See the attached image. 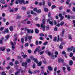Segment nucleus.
Instances as JSON below:
<instances>
[{
	"label": "nucleus",
	"instance_id": "nucleus-1",
	"mask_svg": "<svg viewBox=\"0 0 75 75\" xmlns=\"http://www.w3.org/2000/svg\"><path fill=\"white\" fill-rule=\"evenodd\" d=\"M45 25V19H43L42 20V24L41 25V27L43 29L42 30L43 31H45V25Z\"/></svg>",
	"mask_w": 75,
	"mask_h": 75
},
{
	"label": "nucleus",
	"instance_id": "nucleus-2",
	"mask_svg": "<svg viewBox=\"0 0 75 75\" xmlns=\"http://www.w3.org/2000/svg\"><path fill=\"white\" fill-rule=\"evenodd\" d=\"M40 47L38 46L37 48H36L35 50L34 51V54L36 53L37 51H38V52H40L41 51V50L40 49Z\"/></svg>",
	"mask_w": 75,
	"mask_h": 75
},
{
	"label": "nucleus",
	"instance_id": "nucleus-3",
	"mask_svg": "<svg viewBox=\"0 0 75 75\" xmlns=\"http://www.w3.org/2000/svg\"><path fill=\"white\" fill-rule=\"evenodd\" d=\"M30 58L31 59H32V60H33L35 62H36V64H38V60H37V59L34 58V57L31 56L30 57Z\"/></svg>",
	"mask_w": 75,
	"mask_h": 75
},
{
	"label": "nucleus",
	"instance_id": "nucleus-4",
	"mask_svg": "<svg viewBox=\"0 0 75 75\" xmlns=\"http://www.w3.org/2000/svg\"><path fill=\"white\" fill-rule=\"evenodd\" d=\"M21 71L22 74L23 72V70L22 69H19L18 70V71L15 73V75H17L19 73H20V71Z\"/></svg>",
	"mask_w": 75,
	"mask_h": 75
},
{
	"label": "nucleus",
	"instance_id": "nucleus-5",
	"mask_svg": "<svg viewBox=\"0 0 75 75\" xmlns=\"http://www.w3.org/2000/svg\"><path fill=\"white\" fill-rule=\"evenodd\" d=\"M65 33V29H63L62 31V33L60 35L61 37H64V33Z\"/></svg>",
	"mask_w": 75,
	"mask_h": 75
},
{
	"label": "nucleus",
	"instance_id": "nucleus-6",
	"mask_svg": "<svg viewBox=\"0 0 75 75\" xmlns=\"http://www.w3.org/2000/svg\"><path fill=\"white\" fill-rule=\"evenodd\" d=\"M27 65V62H25V63L23 62L22 64V65L23 67H26V66Z\"/></svg>",
	"mask_w": 75,
	"mask_h": 75
},
{
	"label": "nucleus",
	"instance_id": "nucleus-7",
	"mask_svg": "<svg viewBox=\"0 0 75 75\" xmlns=\"http://www.w3.org/2000/svg\"><path fill=\"white\" fill-rule=\"evenodd\" d=\"M18 1L20 4H23L24 3V0H18Z\"/></svg>",
	"mask_w": 75,
	"mask_h": 75
},
{
	"label": "nucleus",
	"instance_id": "nucleus-8",
	"mask_svg": "<svg viewBox=\"0 0 75 75\" xmlns=\"http://www.w3.org/2000/svg\"><path fill=\"white\" fill-rule=\"evenodd\" d=\"M0 50H1L2 51H4L5 50V47H0Z\"/></svg>",
	"mask_w": 75,
	"mask_h": 75
},
{
	"label": "nucleus",
	"instance_id": "nucleus-9",
	"mask_svg": "<svg viewBox=\"0 0 75 75\" xmlns=\"http://www.w3.org/2000/svg\"><path fill=\"white\" fill-rule=\"evenodd\" d=\"M9 37H10V35H8L7 36H6L5 37V38H6V39H5V41H6V40H8V38H9Z\"/></svg>",
	"mask_w": 75,
	"mask_h": 75
},
{
	"label": "nucleus",
	"instance_id": "nucleus-10",
	"mask_svg": "<svg viewBox=\"0 0 75 75\" xmlns=\"http://www.w3.org/2000/svg\"><path fill=\"white\" fill-rule=\"evenodd\" d=\"M58 62H63L64 60L63 59H59L58 60Z\"/></svg>",
	"mask_w": 75,
	"mask_h": 75
},
{
	"label": "nucleus",
	"instance_id": "nucleus-11",
	"mask_svg": "<svg viewBox=\"0 0 75 75\" xmlns=\"http://www.w3.org/2000/svg\"><path fill=\"white\" fill-rule=\"evenodd\" d=\"M0 3H2V4H5V3H6V2L4 1V0H0Z\"/></svg>",
	"mask_w": 75,
	"mask_h": 75
},
{
	"label": "nucleus",
	"instance_id": "nucleus-12",
	"mask_svg": "<svg viewBox=\"0 0 75 75\" xmlns=\"http://www.w3.org/2000/svg\"><path fill=\"white\" fill-rule=\"evenodd\" d=\"M40 72V70H35L34 71L33 74H37V73H39Z\"/></svg>",
	"mask_w": 75,
	"mask_h": 75
},
{
	"label": "nucleus",
	"instance_id": "nucleus-13",
	"mask_svg": "<svg viewBox=\"0 0 75 75\" xmlns=\"http://www.w3.org/2000/svg\"><path fill=\"white\" fill-rule=\"evenodd\" d=\"M9 29L11 31H13V27L12 26H10Z\"/></svg>",
	"mask_w": 75,
	"mask_h": 75
},
{
	"label": "nucleus",
	"instance_id": "nucleus-14",
	"mask_svg": "<svg viewBox=\"0 0 75 75\" xmlns=\"http://www.w3.org/2000/svg\"><path fill=\"white\" fill-rule=\"evenodd\" d=\"M35 32L36 34H38L39 33V30L38 29L36 28L35 29Z\"/></svg>",
	"mask_w": 75,
	"mask_h": 75
},
{
	"label": "nucleus",
	"instance_id": "nucleus-15",
	"mask_svg": "<svg viewBox=\"0 0 75 75\" xmlns=\"http://www.w3.org/2000/svg\"><path fill=\"white\" fill-rule=\"evenodd\" d=\"M68 38L69 39V40H72V38L71 37V35H69Z\"/></svg>",
	"mask_w": 75,
	"mask_h": 75
},
{
	"label": "nucleus",
	"instance_id": "nucleus-16",
	"mask_svg": "<svg viewBox=\"0 0 75 75\" xmlns=\"http://www.w3.org/2000/svg\"><path fill=\"white\" fill-rule=\"evenodd\" d=\"M51 58L52 59H54V53H53V52L52 53Z\"/></svg>",
	"mask_w": 75,
	"mask_h": 75
},
{
	"label": "nucleus",
	"instance_id": "nucleus-17",
	"mask_svg": "<svg viewBox=\"0 0 75 75\" xmlns=\"http://www.w3.org/2000/svg\"><path fill=\"white\" fill-rule=\"evenodd\" d=\"M48 17L50 18H51V20H52V17H51V13L50 12H49L48 13Z\"/></svg>",
	"mask_w": 75,
	"mask_h": 75
},
{
	"label": "nucleus",
	"instance_id": "nucleus-18",
	"mask_svg": "<svg viewBox=\"0 0 75 75\" xmlns=\"http://www.w3.org/2000/svg\"><path fill=\"white\" fill-rule=\"evenodd\" d=\"M48 69L49 71H52V68L50 66H49L48 67Z\"/></svg>",
	"mask_w": 75,
	"mask_h": 75
},
{
	"label": "nucleus",
	"instance_id": "nucleus-19",
	"mask_svg": "<svg viewBox=\"0 0 75 75\" xmlns=\"http://www.w3.org/2000/svg\"><path fill=\"white\" fill-rule=\"evenodd\" d=\"M44 11H45V12H48V8H44Z\"/></svg>",
	"mask_w": 75,
	"mask_h": 75
},
{
	"label": "nucleus",
	"instance_id": "nucleus-20",
	"mask_svg": "<svg viewBox=\"0 0 75 75\" xmlns=\"http://www.w3.org/2000/svg\"><path fill=\"white\" fill-rule=\"evenodd\" d=\"M69 64L70 65H72L73 64V62L72 60H70L69 62Z\"/></svg>",
	"mask_w": 75,
	"mask_h": 75
},
{
	"label": "nucleus",
	"instance_id": "nucleus-21",
	"mask_svg": "<svg viewBox=\"0 0 75 75\" xmlns=\"http://www.w3.org/2000/svg\"><path fill=\"white\" fill-rule=\"evenodd\" d=\"M21 16L19 15H18L16 17V19H20L21 18Z\"/></svg>",
	"mask_w": 75,
	"mask_h": 75
},
{
	"label": "nucleus",
	"instance_id": "nucleus-22",
	"mask_svg": "<svg viewBox=\"0 0 75 75\" xmlns=\"http://www.w3.org/2000/svg\"><path fill=\"white\" fill-rule=\"evenodd\" d=\"M21 40L22 43L24 44V38H21Z\"/></svg>",
	"mask_w": 75,
	"mask_h": 75
},
{
	"label": "nucleus",
	"instance_id": "nucleus-23",
	"mask_svg": "<svg viewBox=\"0 0 75 75\" xmlns=\"http://www.w3.org/2000/svg\"><path fill=\"white\" fill-rule=\"evenodd\" d=\"M28 38L29 40H31L32 39V36H29L28 37Z\"/></svg>",
	"mask_w": 75,
	"mask_h": 75
},
{
	"label": "nucleus",
	"instance_id": "nucleus-24",
	"mask_svg": "<svg viewBox=\"0 0 75 75\" xmlns=\"http://www.w3.org/2000/svg\"><path fill=\"white\" fill-rule=\"evenodd\" d=\"M60 24V25L61 26H63V25H64V22L63 21Z\"/></svg>",
	"mask_w": 75,
	"mask_h": 75
},
{
	"label": "nucleus",
	"instance_id": "nucleus-25",
	"mask_svg": "<svg viewBox=\"0 0 75 75\" xmlns=\"http://www.w3.org/2000/svg\"><path fill=\"white\" fill-rule=\"evenodd\" d=\"M36 12L38 13H40L41 12V10L40 9L36 11Z\"/></svg>",
	"mask_w": 75,
	"mask_h": 75
},
{
	"label": "nucleus",
	"instance_id": "nucleus-26",
	"mask_svg": "<svg viewBox=\"0 0 75 75\" xmlns=\"http://www.w3.org/2000/svg\"><path fill=\"white\" fill-rule=\"evenodd\" d=\"M31 14H34V15H36V13H34V12L33 11H31Z\"/></svg>",
	"mask_w": 75,
	"mask_h": 75
},
{
	"label": "nucleus",
	"instance_id": "nucleus-27",
	"mask_svg": "<svg viewBox=\"0 0 75 75\" xmlns=\"http://www.w3.org/2000/svg\"><path fill=\"white\" fill-rule=\"evenodd\" d=\"M58 30V27L56 26L54 29V30L55 31H57Z\"/></svg>",
	"mask_w": 75,
	"mask_h": 75
},
{
	"label": "nucleus",
	"instance_id": "nucleus-28",
	"mask_svg": "<svg viewBox=\"0 0 75 75\" xmlns=\"http://www.w3.org/2000/svg\"><path fill=\"white\" fill-rule=\"evenodd\" d=\"M47 4L49 6V7H50L51 5V2H48Z\"/></svg>",
	"mask_w": 75,
	"mask_h": 75
},
{
	"label": "nucleus",
	"instance_id": "nucleus-29",
	"mask_svg": "<svg viewBox=\"0 0 75 75\" xmlns=\"http://www.w3.org/2000/svg\"><path fill=\"white\" fill-rule=\"evenodd\" d=\"M50 28V26L49 25H47L46 27V29L47 30H48Z\"/></svg>",
	"mask_w": 75,
	"mask_h": 75
},
{
	"label": "nucleus",
	"instance_id": "nucleus-30",
	"mask_svg": "<svg viewBox=\"0 0 75 75\" xmlns=\"http://www.w3.org/2000/svg\"><path fill=\"white\" fill-rule=\"evenodd\" d=\"M56 8V6H55V5H53L52 6V9H54V8Z\"/></svg>",
	"mask_w": 75,
	"mask_h": 75
},
{
	"label": "nucleus",
	"instance_id": "nucleus-31",
	"mask_svg": "<svg viewBox=\"0 0 75 75\" xmlns=\"http://www.w3.org/2000/svg\"><path fill=\"white\" fill-rule=\"evenodd\" d=\"M28 72L29 74H30L31 75H32L33 74V72L31 71V70H29L28 71Z\"/></svg>",
	"mask_w": 75,
	"mask_h": 75
},
{
	"label": "nucleus",
	"instance_id": "nucleus-32",
	"mask_svg": "<svg viewBox=\"0 0 75 75\" xmlns=\"http://www.w3.org/2000/svg\"><path fill=\"white\" fill-rule=\"evenodd\" d=\"M57 37H55L54 38L53 41H54V42H56V41H57Z\"/></svg>",
	"mask_w": 75,
	"mask_h": 75
},
{
	"label": "nucleus",
	"instance_id": "nucleus-33",
	"mask_svg": "<svg viewBox=\"0 0 75 75\" xmlns=\"http://www.w3.org/2000/svg\"><path fill=\"white\" fill-rule=\"evenodd\" d=\"M40 37H44V35L43 33H40Z\"/></svg>",
	"mask_w": 75,
	"mask_h": 75
},
{
	"label": "nucleus",
	"instance_id": "nucleus-34",
	"mask_svg": "<svg viewBox=\"0 0 75 75\" xmlns=\"http://www.w3.org/2000/svg\"><path fill=\"white\" fill-rule=\"evenodd\" d=\"M28 43H27L25 44V47H28Z\"/></svg>",
	"mask_w": 75,
	"mask_h": 75
},
{
	"label": "nucleus",
	"instance_id": "nucleus-35",
	"mask_svg": "<svg viewBox=\"0 0 75 75\" xmlns=\"http://www.w3.org/2000/svg\"><path fill=\"white\" fill-rule=\"evenodd\" d=\"M38 66L39 67V66H40L41 65V62H40L39 63H38Z\"/></svg>",
	"mask_w": 75,
	"mask_h": 75
},
{
	"label": "nucleus",
	"instance_id": "nucleus-36",
	"mask_svg": "<svg viewBox=\"0 0 75 75\" xmlns=\"http://www.w3.org/2000/svg\"><path fill=\"white\" fill-rule=\"evenodd\" d=\"M70 1V0H67V1L66 2V3L67 4H68Z\"/></svg>",
	"mask_w": 75,
	"mask_h": 75
},
{
	"label": "nucleus",
	"instance_id": "nucleus-37",
	"mask_svg": "<svg viewBox=\"0 0 75 75\" xmlns=\"http://www.w3.org/2000/svg\"><path fill=\"white\" fill-rule=\"evenodd\" d=\"M28 52L29 54H31V50H28Z\"/></svg>",
	"mask_w": 75,
	"mask_h": 75
},
{
	"label": "nucleus",
	"instance_id": "nucleus-38",
	"mask_svg": "<svg viewBox=\"0 0 75 75\" xmlns=\"http://www.w3.org/2000/svg\"><path fill=\"white\" fill-rule=\"evenodd\" d=\"M59 49H62L63 48V46L62 45H60L59 47Z\"/></svg>",
	"mask_w": 75,
	"mask_h": 75
},
{
	"label": "nucleus",
	"instance_id": "nucleus-39",
	"mask_svg": "<svg viewBox=\"0 0 75 75\" xmlns=\"http://www.w3.org/2000/svg\"><path fill=\"white\" fill-rule=\"evenodd\" d=\"M64 16H62L61 17H60V21L62 20H63V19H64Z\"/></svg>",
	"mask_w": 75,
	"mask_h": 75
},
{
	"label": "nucleus",
	"instance_id": "nucleus-40",
	"mask_svg": "<svg viewBox=\"0 0 75 75\" xmlns=\"http://www.w3.org/2000/svg\"><path fill=\"white\" fill-rule=\"evenodd\" d=\"M73 56V54L71 52L70 54L69 55V56L70 57H72Z\"/></svg>",
	"mask_w": 75,
	"mask_h": 75
},
{
	"label": "nucleus",
	"instance_id": "nucleus-41",
	"mask_svg": "<svg viewBox=\"0 0 75 75\" xmlns=\"http://www.w3.org/2000/svg\"><path fill=\"white\" fill-rule=\"evenodd\" d=\"M49 24H50L52 25H53V22H52L51 21H50L49 22Z\"/></svg>",
	"mask_w": 75,
	"mask_h": 75
},
{
	"label": "nucleus",
	"instance_id": "nucleus-42",
	"mask_svg": "<svg viewBox=\"0 0 75 75\" xmlns=\"http://www.w3.org/2000/svg\"><path fill=\"white\" fill-rule=\"evenodd\" d=\"M67 18L68 19H71V16H70V15H67Z\"/></svg>",
	"mask_w": 75,
	"mask_h": 75
},
{
	"label": "nucleus",
	"instance_id": "nucleus-43",
	"mask_svg": "<svg viewBox=\"0 0 75 75\" xmlns=\"http://www.w3.org/2000/svg\"><path fill=\"white\" fill-rule=\"evenodd\" d=\"M40 40H44V38L41 37L39 38Z\"/></svg>",
	"mask_w": 75,
	"mask_h": 75
},
{
	"label": "nucleus",
	"instance_id": "nucleus-44",
	"mask_svg": "<svg viewBox=\"0 0 75 75\" xmlns=\"http://www.w3.org/2000/svg\"><path fill=\"white\" fill-rule=\"evenodd\" d=\"M18 63V62L17 61H16L15 63V65H17Z\"/></svg>",
	"mask_w": 75,
	"mask_h": 75
},
{
	"label": "nucleus",
	"instance_id": "nucleus-45",
	"mask_svg": "<svg viewBox=\"0 0 75 75\" xmlns=\"http://www.w3.org/2000/svg\"><path fill=\"white\" fill-rule=\"evenodd\" d=\"M10 44H11V45H12V46L14 45V44L13 42L11 41Z\"/></svg>",
	"mask_w": 75,
	"mask_h": 75
},
{
	"label": "nucleus",
	"instance_id": "nucleus-46",
	"mask_svg": "<svg viewBox=\"0 0 75 75\" xmlns=\"http://www.w3.org/2000/svg\"><path fill=\"white\" fill-rule=\"evenodd\" d=\"M23 57V58H26L27 57V54H24Z\"/></svg>",
	"mask_w": 75,
	"mask_h": 75
},
{
	"label": "nucleus",
	"instance_id": "nucleus-47",
	"mask_svg": "<svg viewBox=\"0 0 75 75\" xmlns=\"http://www.w3.org/2000/svg\"><path fill=\"white\" fill-rule=\"evenodd\" d=\"M37 11V8H35L34 9H33V11Z\"/></svg>",
	"mask_w": 75,
	"mask_h": 75
},
{
	"label": "nucleus",
	"instance_id": "nucleus-48",
	"mask_svg": "<svg viewBox=\"0 0 75 75\" xmlns=\"http://www.w3.org/2000/svg\"><path fill=\"white\" fill-rule=\"evenodd\" d=\"M71 19H74L75 18V16L74 15H72L71 16Z\"/></svg>",
	"mask_w": 75,
	"mask_h": 75
},
{
	"label": "nucleus",
	"instance_id": "nucleus-49",
	"mask_svg": "<svg viewBox=\"0 0 75 75\" xmlns=\"http://www.w3.org/2000/svg\"><path fill=\"white\" fill-rule=\"evenodd\" d=\"M36 25L37 26V27H40V25L39 24H36Z\"/></svg>",
	"mask_w": 75,
	"mask_h": 75
},
{
	"label": "nucleus",
	"instance_id": "nucleus-50",
	"mask_svg": "<svg viewBox=\"0 0 75 75\" xmlns=\"http://www.w3.org/2000/svg\"><path fill=\"white\" fill-rule=\"evenodd\" d=\"M59 17H62V14L61 13H59Z\"/></svg>",
	"mask_w": 75,
	"mask_h": 75
},
{
	"label": "nucleus",
	"instance_id": "nucleus-51",
	"mask_svg": "<svg viewBox=\"0 0 75 75\" xmlns=\"http://www.w3.org/2000/svg\"><path fill=\"white\" fill-rule=\"evenodd\" d=\"M67 69L68 71H70L71 70V68L70 67H68L67 68Z\"/></svg>",
	"mask_w": 75,
	"mask_h": 75
},
{
	"label": "nucleus",
	"instance_id": "nucleus-52",
	"mask_svg": "<svg viewBox=\"0 0 75 75\" xmlns=\"http://www.w3.org/2000/svg\"><path fill=\"white\" fill-rule=\"evenodd\" d=\"M47 44H48V42H46L43 43V45H46Z\"/></svg>",
	"mask_w": 75,
	"mask_h": 75
},
{
	"label": "nucleus",
	"instance_id": "nucleus-53",
	"mask_svg": "<svg viewBox=\"0 0 75 75\" xmlns=\"http://www.w3.org/2000/svg\"><path fill=\"white\" fill-rule=\"evenodd\" d=\"M2 75H6V73L3 72L2 73Z\"/></svg>",
	"mask_w": 75,
	"mask_h": 75
},
{
	"label": "nucleus",
	"instance_id": "nucleus-54",
	"mask_svg": "<svg viewBox=\"0 0 75 75\" xmlns=\"http://www.w3.org/2000/svg\"><path fill=\"white\" fill-rule=\"evenodd\" d=\"M5 31L7 33H8L9 32H8V29H6L5 30Z\"/></svg>",
	"mask_w": 75,
	"mask_h": 75
},
{
	"label": "nucleus",
	"instance_id": "nucleus-55",
	"mask_svg": "<svg viewBox=\"0 0 75 75\" xmlns=\"http://www.w3.org/2000/svg\"><path fill=\"white\" fill-rule=\"evenodd\" d=\"M15 49V47H14V45H13L12 46V49L13 50H14V49Z\"/></svg>",
	"mask_w": 75,
	"mask_h": 75
},
{
	"label": "nucleus",
	"instance_id": "nucleus-56",
	"mask_svg": "<svg viewBox=\"0 0 75 75\" xmlns=\"http://www.w3.org/2000/svg\"><path fill=\"white\" fill-rule=\"evenodd\" d=\"M9 65H14V64H13V62H11L9 63Z\"/></svg>",
	"mask_w": 75,
	"mask_h": 75
},
{
	"label": "nucleus",
	"instance_id": "nucleus-57",
	"mask_svg": "<svg viewBox=\"0 0 75 75\" xmlns=\"http://www.w3.org/2000/svg\"><path fill=\"white\" fill-rule=\"evenodd\" d=\"M33 68H35V64H33Z\"/></svg>",
	"mask_w": 75,
	"mask_h": 75
},
{
	"label": "nucleus",
	"instance_id": "nucleus-58",
	"mask_svg": "<svg viewBox=\"0 0 75 75\" xmlns=\"http://www.w3.org/2000/svg\"><path fill=\"white\" fill-rule=\"evenodd\" d=\"M28 38V37L27 36H26L25 38V41H27V39Z\"/></svg>",
	"mask_w": 75,
	"mask_h": 75
},
{
	"label": "nucleus",
	"instance_id": "nucleus-59",
	"mask_svg": "<svg viewBox=\"0 0 75 75\" xmlns=\"http://www.w3.org/2000/svg\"><path fill=\"white\" fill-rule=\"evenodd\" d=\"M35 44L36 45H38V44L39 43L38 40H36V41Z\"/></svg>",
	"mask_w": 75,
	"mask_h": 75
},
{
	"label": "nucleus",
	"instance_id": "nucleus-60",
	"mask_svg": "<svg viewBox=\"0 0 75 75\" xmlns=\"http://www.w3.org/2000/svg\"><path fill=\"white\" fill-rule=\"evenodd\" d=\"M66 54V52L65 51H63L62 52V54H63V55L65 54Z\"/></svg>",
	"mask_w": 75,
	"mask_h": 75
},
{
	"label": "nucleus",
	"instance_id": "nucleus-61",
	"mask_svg": "<svg viewBox=\"0 0 75 75\" xmlns=\"http://www.w3.org/2000/svg\"><path fill=\"white\" fill-rule=\"evenodd\" d=\"M44 53V51H42L41 52H40V55H42Z\"/></svg>",
	"mask_w": 75,
	"mask_h": 75
},
{
	"label": "nucleus",
	"instance_id": "nucleus-62",
	"mask_svg": "<svg viewBox=\"0 0 75 75\" xmlns=\"http://www.w3.org/2000/svg\"><path fill=\"white\" fill-rule=\"evenodd\" d=\"M4 27H1L0 30L1 31H2V30H4Z\"/></svg>",
	"mask_w": 75,
	"mask_h": 75
},
{
	"label": "nucleus",
	"instance_id": "nucleus-63",
	"mask_svg": "<svg viewBox=\"0 0 75 75\" xmlns=\"http://www.w3.org/2000/svg\"><path fill=\"white\" fill-rule=\"evenodd\" d=\"M72 11L75 12V7H73V8Z\"/></svg>",
	"mask_w": 75,
	"mask_h": 75
},
{
	"label": "nucleus",
	"instance_id": "nucleus-64",
	"mask_svg": "<svg viewBox=\"0 0 75 75\" xmlns=\"http://www.w3.org/2000/svg\"><path fill=\"white\" fill-rule=\"evenodd\" d=\"M7 52H10V49H7Z\"/></svg>",
	"mask_w": 75,
	"mask_h": 75
}]
</instances>
